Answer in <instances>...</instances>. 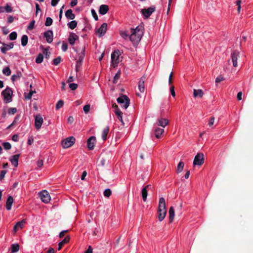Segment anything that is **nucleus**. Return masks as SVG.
I'll list each match as a JSON object with an SVG mask.
<instances>
[{
  "instance_id": "obj_1",
  "label": "nucleus",
  "mask_w": 253,
  "mask_h": 253,
  "mask_svg": "<svg viewBox=\"0 0 253 253\" xmlns=\"http://www.w3.org/2000/svg\"><path fill=\"white\" fill-rule=\"evenodd\" d=\"M158 213L159 220L162 221L165 218L167 213L166 202L165 199L163 197L159 199Z\"/></svg>"
},
{
  "instance_id": "obj_2",
  "label": "nucleus",
  "mask_w": 253,
  "mask_h": 253,
  "mask_svg": "<svg viewBox=\"0 0 253 253\" xmlns=\"http://www.w3.org/2000/svg\"><path fill=\"white\" fill-rule=\"evenodd\" d=\"M12 94L13 91L11 88L9 87H7L1 92V95L3 96L4 99L6 101V102H10L12 101Z\"/></svg>"
},
{
  "instance_id": "obj_3",
  "label": "nucleus",
  "mask_w": 253,
  "mask_h": 253,
  "mask_svg": "<svg viewBox=\"0 0 253 253\" xmlns=\"http://www.w3.org/2000/svg\"><path fill=\"white\" fill-rule=\"evenodd\" d=\"M76 139L73 136L69 137L62 141V145L64 148H68L74 145Z\"/></svg>"
},
{
  "instance_id": "obj_4",
  "label": "nucleus",
  "mask_w": 253,
  "mask_h": 253,
  "mask_svg": "<svg viewBox=\"0 0 253 253\" xmlns=\"http://www.w3.org/2000/svg\"><path fill=\"white\" fill-rule=\"evenodd\" d=\"M117 101L119 104H124L123 106L125 109H126L129 105L130 99L126 95L122 94L117 98Z\"/></svg>"
},
{
  "instance_id": "obj_5",
  "label": "nucleus",
  "mask_w": 253,
  "mask_h": 253,
  "mask_svg": "<svg viewBox=\"0 0 253 253\" xmlns=\"http://www.w3.org/2000/svg\"><path fill=\"white\" fill-rule=\"evenodd\" d=\"M120 51L119 50H115L111 54V65L114 67L117 66L119 62Z\"/></svg>"
},
{
  "instance_id": "obj_6",
  "label": "nucleus",
  "mask_w": 253,
  "mask_h": 253,
  "mask_svg": "<svg viewBox=\"0 0 253 253\" xmlns=\"http://www.w3.org/2000/svg\"><path fill=\"white\" fill-rule=\"evenodd\" d=\"M155 6H152L148 8H144L141 10V13L146 18H148L155 11Z\"/></svg>"
},
{
  "instance_id": "obj_7",
  "label": "nucleus",
  "mask_w": 253,
  "mask_h": 253,
  "mask_svg": "<svg viewBox=\"0 0 253 253\" xmlns=\"http://www.w3.org/2000/svg\"><path fill=\"white\" fill-rule=\"evenodd\" d=\"M204 162V154L203 153H198L194 158L193 164L194 166H201Z\"/></svg>"
},
{
  "instance_id": "obj_8",
  "label": "nucleus",
  "mask_w": 253,
  "mask_h": 253,
  "mask_svg": "<svg viewBox=\"0 0 253 253\" xmlns=\"http://www.w3.org/2000/svg\"><path fill=\"white\" fill-rule=\"evenodd\" d=\"M39 195L41 199L43 202L47 203L50 201V196L47 191L43 190L40 192Z\"/></svg>"
},
{
  "instance_id": "obj_9",
  "label": "nucleus",
  "mask_w": 253,
  "mask_h": 253,
  "mask_svg": "<svg viewBox=\"0 0 253 253\" xmlns=\"http://www.w3.org/2000/svg\"><path fill=\"white\" fill-rule=\"evenodd\" d=\"M131 34L129 36L130 41L133 43V44H137L140 41L142 36L140 35L137 34L136 33L131 31Z\"/></svg>"
},
{
  "instance_id": "obj_10",
  "label": "nucleus",
  "mask_w": 253,
  "mask_h": 253,
  "mask_svg": "<svg viewBox=\"0 0 253 253\" xmlns=\"http://www.w3.org/2000/svg\"><path fill=\"white\" fill-rule=\"evenodd\" d=\"M43 123V119L40 114H37L35 116V126L37 129H39Z\"/></svg>"
},
{
  "instance_id": "obj_11",
  "label": "nucleus",
  "mask_w": 253,
  "mask_h": 253,
  "mask_svg": "<svg viewBox=\"0 0 253 253\" xmlns=\"http://www.w3.org/2000/svg\"><path fill=\"white\" fill-rule=\"evenodd\" d=\"M240 55V52L237 50H234L231 54V58L234 67H236L238 66L237 60Z\"/></svg>"
},
{
  "instance_id": "obj_12",
  "label": "nucleus",
  "mask_w": 253,
  "mask_h": 253,
  "mask_svg": "<svg viewBox=\"0 0 253 253\" xmlns=\"http://www.w3.org/2000/svg\"><path fill=\"white\" fill-rule=\"evenodd\" d=\"M146 80V77L145 76H143L139 80L138 84V87L139 91L141 93H143L145 91V82Z\"/></svg>"
},
{
  "instance_id": "obj_13",
  "label": "nucleus",
  "mask_w": 253,
  "mask_h": 253,
  "mask_svg": "<svg viewBox=\"0 0 253 253\" xmlns=\"http://www.w3.org/2000/svg\"><path fill=\"white\" fill-rule=\"evenodd\" d=\"M85 46L84 45L82 47V51L81 53H79L78 55V59L77 61L76 65H77L78 66H81L83 62V60L84 57V52H85Z\"/></svg>"
},
{
  "instance_id": "obj_14",
  "label": "nucleus",
  "mask_w": 253,
  "mask_h": 253,
  "mask_svg": "<svg viewBox=\"0 0 253 253\" xmlns=\"http://www.w3.org/2000/svg\"><path fill=\"white\" fill-rule=\"evenodd\" d=\"M107 29V24L106 23H103L100 27L97 29L96 32V33L99 34V37H101L106 33Z\"/></svg>"
},
{
  "instance_id": "obj_15",
  "label": "nucleus",
  "mask_w": 253,
  "mask_h": 253,
  "mask_svg": "<svg viewBox=\"0 0 253 253\" xmlns=\"http://www.w3.org/2000/svg\"><path fill=\"white\" fill-rule=\"evenodd\" d=\"M96 142V138L95 136H91L87 141V148L89 150H93L94 147V144Z\"/></svg>"
},
{
  "instance_id": "obj_16",
  "label": "nucleus",
  "mask_w": 253,
  "mask_h": 253,
  "mask_svg": "<svg viewBox=\"0 0 253 253\" xmlns=\"http://www.w3.org/2000/svg\"><path fill=\"white\" fill-rule=\"evenodd\" d=\"M53 32L51 30H48L44 33V37L46 38V42L48 43H51L53 41Z\"/></svg>"
},
{
  "instance_id": "obj_17",
  "label": "nucleus",
  "mask_w": 253,
  "mask_h": 253,
  "mask_svg": "<svg viewBox=\"0 0 253 253\" xmlns=\"http://www.w3.org/2000/svg\"><path fill=\"white\" fill-rule=\"evenodd\" d=\"M79 39V37L74 33L70 34L68 38V42L72 45H74L75 42Z\"/></svg>"
},
{
  "instance_id": "obj_18",
  "label": "nucleus",
  "mask_w": 253,
  "mask_h": 253,
  "mask_svg": "<svg viewBox=\"0 0 253 253\" xmlns=\"http://www.w3.org/2000/svg\"><path fill=\"white\" fill-rule=\"evenodd\" d=\"M26 221L25 219H23L21 221L17 222L13 227V231L14 233H15L19 229H22Z\"/></svg>"
},
{
  "instance_id": "obj_19",
  "label": "nucleus",
  "mask_w": 253,
  "mask_h": 253,
  "mask_svg": "<svg viewBox=\"0 0 253 253\" xmlns=\"http://www.w3.org/2000/svg\"><path fill=\"white\" fill-rule=\"evenodd\" d=\"M3 46L0 47V50L2 53L4 54L8 50L12 49L14 46L13 42H10L9 44L3 43Z\"/></svg>"
},
{
  "instance_id": "obj_20",
  "label": "nucleus",
  "mask_w": 253,
  "mask_h": 253,
  "mask_svg": "<svg viewBox=\"0 0 253 253\" xmlns=\"http://www.w3.org/2000/svg\"><path fill=\"white\" fill-rule=\"evenodd\" d=\"M109 10V7L107 5L102 4L100 6L99 12L101 15H104L107 13Z\"/></svg>"
},
{
  "instance_id": "obj_21",
  "label": "nucleus",
  "mask_w": 253,
  "mask_h": 253,
  "mask_svg": "<svg viewBox=\"0 0 253 253\" xmlns=\"http://www.w3.org/2000/svg\"><path fill=\"white\" fill-rule=\"evenodd\" d=\"M19 156V154H16L13 155L10 159V161L11 162V164L15 167H17L18 165V160Z\"/></svg>"
},
{
  "instance_id": "obj_22",
  "label": "nucleus",
  "mask_w": 253,
  "mask_h": 253,
  "mask_svg": "<svg viewBox=\"0 0 253 253\" xmlns=\"http://www.w3.org/2000/svg\"><path fill=\"white\" fill-rule=\"evenodd\" d=\"M150 185H147L146 186H145L142 189L141 191V194L142 196V199L144 202H145L147 199V190L150 187Z\"/></svg>"
},
{
  "instance_id": "obj_23",
  "label": "nucleus",
  "mask_w": 253,
  "mask_h": 253,
  "mask_svg": "<svg viewBox=\"0 0 253 253\" xmlns=\"http://www.w3.org/2000/svg\"><path fill=\"white\" fill-rule=\"evenodd\" d=\"M169 124V121L164 118H161L158 120V126L165 127Z\"/></svg>"
},
{
  "instance_id": "obj_24",
  "label": "nucleus",
  "mask_w": 253,
  "mask_h": 253,
  "mask_svg": "<svg viewBox=\"0 0 253 253\" xmlns=\"http://www.w3.org/2000/svg\"><path fill=\"white\" fill-rule=\"evenodd\" d=\"M13 202V199L12 196H9L6 200V209L9 211L11 209V206Z\"/></svg>"
},
{
  "instance_id": "obj_25",
  "label": "nucleus",
  "mask_w": 253,
  "mask_h": 253,
  "mask_svg": "<svg viewBox=\"0 0 253 253\" xmlns=\"http://www.w3.org/2000/svg\"><path fill=\"white\" fill-rule=\"evenodd\" d=\"M164 132V129L159 127H156L154 130L155 136L157 138H160L161 135Z\"/></svg>"
},
{
  "instance_id": "obj_26",
  "label": "nucleus",
  "mask_w": 253,
  "mask_h": 253,
  "mask_svg": "<svg viewBox=\"0 0 253 253\" xmlns=\"http://www.w3.org/2000/svg\"><path fill=\"white\" fill-rule=\"evenodd\" d=\"M65 16L67 19L73 20L75 18V15L73 13L72 9H68L65 12Z\"/></svg>"
},
{
  "instance_id": "obj_27",
  "label": "nucleus",
  "mask_w": 253,
  "mask_h": 253,
  "mask_svg": "<svg viewBox=\"0 0 253 253\" xmlns=\"http://www.w3.org/2000/svg\"><path fill=\"white\" fill-rule=\"evenodd\" d=\"M169 222L171 223L173 221L174 217V208L173 207H171L169 208Z\"/></svg>"
},
{
  "instance_id": "obj_28",
  "label": "nucleus",
  "mask_w": 253,
  "mask_h": 253,
  "mask_svg": "<svg viewBox=\"0 0 253 253\" xmlns=\"http://www.w3.org/2000/svg\"><path fill=\"white\" fill-rule=\"evenodd\" d=\"M109 131V126H106L103 129V130L102 131V135H101V137H102V139L104 141H105L107 139V135H108Z\"/></svg>"
},
{
  "instance_id": "obj_29",
  "label": "nucleus",
  "mask_w": 253,
  "mask_h": 253,
  "mask_svg": "<svg viewBox=\"0 0 253 253\" xmlns=\"http://www.w3.org/2000/svg\"><path fill=\"white\" fill-rule=\"evenodd\" d=\"M131 31L142 37L143 34V28L142 26H137L135 29H131Z\"/></svg>"
},
{
  "instance_id": "obj_30",
  "label": "nucleus",
  "mask_w": 253,
  "mask_h": 253,
  "mask_svg": "<svg viewBox=\"0 0 253 253\" xmlns=\"http://www.w3.org/2000/svg\"><path fill=\"white\" fill-rule=\"evenodd\" d=\"M69 240L70 237L68 236L66 237L61 242L59 243L58 250H60L63 245L66 243H68L69 242Z\"/></svg>"
},
{
  "instance_id": "obj_31",
  "label": "nucleus",
  "mask_w": 253,
  "mask_h": 253,
  "mask_svg": "<svg viewBox=\"0 0 253 253\" xmlns=\"http://www.w3.org/2000/svg\"><path fill=\"white\" fill-rule=\"evenodd\" d=\"M204 95V93L202 89H195L193 90V95L195 97H202Z\"/></svg>"
},
{
  "instance_id": "obj_32",
  "label": "nucleus",
  "mask_w": 253,
  "mask_h": 253,
  "mask_svg": "<svg viewBox=\"0 0 253 253\" xmlns=\"http://www.w3.org/2000/svg\"><path fill=\"white\" fill-rule=\"evenodd\" d=\"M28 41V37L27 35H23L21 38V44L23 46H25L27 44Z\"/></svg>"
},
{
  "instance_id": "obj_33",
  "label": "nucleus",
  "mask_w": 253,
  "mask_h": 253,
  "mask_svg": "<svg viewBox=\"0 0 253 253\" xmlns=\"http://www.w3.org/2000/svg\"><path fill=\"white\" fill-rule=\"evenodd\" d=\"M11 253H15L19 250V245L17 244H12L11 246Z\"/></svg>"
},
{
  "instance_id": "obj_34",
  "label": "nucleus",
  "mask_w": 253,
  "mask_h": 253,
  "mask_svg": "<svg viewBox=\"0 0 253 253\" xmlns=\"http://www.w3.org/2000/svg\"><path fill=\"white\" fill-rule=\"evenodd\" d=\"M19 118H20V116H16L15 117V118H14V120H13V122H12V123L10 125H9V126L7 127L6 129H10L11 127H12L13 126H15V125L16 124L17 122L19 121Z\"/></svg>"
},
{
  "instance_id": "obj_35",
  "label": "nucleus",
  "mask_w": 253,
  "mask_h": 253,
  "mask_svg": "<svg viewBox=\"0 0 253 253\" xmlns=\"http://www.w3.org/2000/svg\"><path fill=\"white\" fill-rule=\"evenodd\" d=\"M184 164L183 162H180L177 167V172L179 173L183 170Z\"/></svg>"
},
{
  "instance_id": "obj_36",
  "label": "nucleus",
  "mask_w": 253,
  "mask_h": 253,
  "mask_svg": "<svg viewBox=\"0 0 253 253\" xmlns=\"http://www.w3.org/2000/svg\"><path fill=\"white\" fill-rule=\"evenodd\" d=\"M43 60V55L42 53H40L36 59V62L38 64L41 63Z\"/></svg>"
},
{
  "instance_id": "obj_37",
  "label": "nucleus",
  "mask_w": 253,
  "mask_h": 253,
  "mask_svg": "<svg viewBox=\"0 0 253 253\" xmlns=\"http://www.w3.org/2000/svg\"><path fill=\"white\" fill-rule=\"evenodd\" d=\"M68 26L71 29H74L77 26V22L76 21L73 20L68 24Z\"/></svg>"
},
{
  "instance_id": "obj_38",
  "label": "nucleus",
  "mask_w": 253,
  "mask_h": 253,
  "mask_svg": "<svg viewBox=\"0 0 253 253\" xmlns=\"http://www.w3.org/2000/svg\"><path fill=\"white\" fill-rule=\"evenodd\" d=\"M21 76V73H18L16 74L13 75L11 77V79L13 82H14L16 80H17V79H20Z\"/></svg>"
},
{
  "instance_id": "obj_39",
  "label": "nucleus",
  "mask_w": 253,
  "mask_h": 253,
  "mask_svg": "<svg viewBox=\"0 0 253 253\" xmlns=\"http://www.w3.org/2000/svg\"><path fill=\"white\" fill-rule=\"evenodd\" d=\"M121 76V72L120 71H119L115 75V76L114 77L113 79V83L116 84L117 83L118 80L120 78Z\"/></svg>"
},
{
  "instance_id": "obj_40",
  "label": "nucleus",
  "mask_w": 253,
  "mask_h": 253,
  "mask_svg": "<svg viewBox=\"0 0 253 253\" xmlns=\"http://www.w3.org/2000/svg\"><path fill=\"white\" fill-rule=\"evenodd\" d=\"M61 61V58L60 56H58L57 58H55L53 60V64L55 66L58 65Z\"/></svg>"
},
{
  "instance_id": "obj_41",
  "label": "nucleus",
  "mask_w": 253,
  "mask_h": 253,
  "mask_svg": "<svg viewBox=\"0 0 253 253\" xmlns=\"http://www.w3.org/2000/svg\"><path fill=\"white\" fill-rule=\"evenodd\" d=\"M2 73L6 75V76H9L11 74V71L9 67H5L2 70Z\"/></svg>"
},
{
  "instance_id": "obj_42",
  "label": "nucleus",
  "mask_w": 253,
  "mask_h": 253,
  "mask_svg": "<svg viewBox=\"0 0 253 253\" xmlns=\"http://www.w3.org/2000/svg\"><path fill=\"white\" fill-rule=\"evenodd\" d=\"M17 33L15 32H12L11 33L9 36V39L10 40L13 41L16 39L17 38Z\"/></svg>"
},
{
  "instance_id": "obj_43",
  "label": "nucleus",
  "mask_w": 253,
  "mask_h": 253,
  "mask_svg": "<svg viewBox=\"0 0 253 253\" xmlns=\"http://www.w3.org/2000/svg\"><path fill=\"white\" fill-rule=\"evenodd\" d=\"M35 93H36L35 90H34V91L31 90L28 94H27V95L25 94V99H28V100L31 99L33 94Z\"/></svg>"
},
{
  "instance_id": "obj_44",
  "label": "nucleus",
  "mask_w": 253,
  "mask_h": 253,
  "mask_svg": "<svg viewBox=\"0 0 253 253\" xmlns=\"http://www.w3.org/2000/svg\"><path fill=\"white\" fill-rule=\"evenodd\" d=\"M64 102L62 100H60L57 102V103L56 104V109L57 110H58L60 109L62 106H63Z\"/></svg>"
},
{
  "instance_id": "obj_45",
  "label": "nucleus",
  "mask_w": 253,
  "mask_h": 253,
  "mask_svg": "<svg viewBox=\"0 0 253 253\" xmlns=\"http://www.w3.org/2000/svg\"><path fill=\"white\" fill-rule=\"evenodd\" d=\"M112 192L110 189H106L104 191V196L106 197H109L111 195Z\"/></svg>"
},
{
  "instance_id": "obj_46",
  "label": "nucleus",
  "mask_w": 253,
  "mask_h": 253,
  "mask_svg": "<svg viewBox=\"0 0 253 253\" xmlns=\"http://www.w3.org/2000/svg\"><path fill=\"white\" fill-rule=\"evenodd\" d=\"M52 22V19L50 17H47L46 19L45 25L46 26H50V25H51Z\"/></svg>"
},
{
  "instance_id": "obj_47",
  "label": "nucleus",
  "mask_w": 253,
  "mask_h": 253,
  "mask_svg": "<svg viewBox=\"0 0 253 253\" xmlns=\"http://www.w3.org/2000/svg\"><path fill=\"white\" fill-rule=\"evenodd\" d=\"M236 5L237 6V11L238 13H240L241 8V3H242V0H237L236 2Z\"/></svg>"
},
{
  "instance_id": "obj_48",
  "label": "nucleus",
  "mask_w": 253,
  "mask_h": 253,
  "mask_svg": "<svg viewBox=\"0 0 253 253\" xmlns=\"http://www.w3.org/2000/svg\"><path fill=\"white\" fill-rule=\"evenodd\" d=\"M2 145L4 148V149L6 150H8L11 149V144L9 142H4L2 144Z\"/></svg>"
},
{
  "instance_id": "obj_49",
  "label": "nucleus",
  "mask_w": 253,
  "mask_h": 253,
  "mask_svg": "<svg viewBox=\"0 0 253 253\" xmlns=\"http://www.w3.org/2000/svg\"><path fill=\"white\" fill-rule=\"evenodd\" d=\"M120 35L124 39H126L128 37V34L126 31H121Z\"/></svg>"
},
{
  "instance_id": "obj_50",
  "label": "nucleus",
  "mask_w": 253,
  "mask_h": 253,
  "mask_svg": "<svg viewBox=\"0 0 253 253\" xmlns=\"http://www.w3.org/2000/svg\"><path fill=\"white\" fill-rule=\"evenodd\" d=\"M17 112V109L16 108H10L8 110V113L9 114H14Z\"/></svg>"
},
{
  "instance_id": "obj_51",
  "label": "nucleus",
  "mask_w": 253,
  "mask_h": 253,
  "mask_svg": "<svg viewBox=\"0 0 253 253\" xmlns=\"http://www.w3.org/2000/svg\"><path fill=\"white\" fill-rule=\"evenodd\" d=\"M90 106L89 104H87V105H85V106H84L83 109L85 114H87L88 113V112L89 111V110H90Z\"/></svg>"
},
{
  "instance_id": "obj_52",
  "label": "nucleus",
  "mask_w": 253,
  "mask_h": 253,
  "mask_svg": "<svg viewBox=\"0 0 253 253\" xmlns=\"http://www.w3.org/2000/svg\"><path fill=\"white\" fill-rule=\"evenodd\" d=\"M35 21L33 20L29 24V26H28V29L29 30H32L35 25Z\"/></svg>"
},
{
  "instance_id": "obj_53",
  "label": "nucleus",
  "mask_w": 253,
  "mask_h": 253,
  "mask_svg": "<svg viewBox=\"0 0 253 253\" xmlns=\"http://www.w3.org/2000/svg\"><path fill=\"white\" fill-rule=\"evenodd\" d=\"M69 87L72 90H74L78 87V84L75 83H71L69 84Z\"/></svg>"
},
{
  "instance_id": "obj_54",
  "label": "nucleus",
  "mask_w": 253,
  "mask_h": 253,
  "mask_svg": "<svg viewBox=\"0 0 253 253\" xmlns=\"http://www.w3.org/2000/svg\"><path fill=\"white\" fill-rule=\"evenodd\" d=\"M215 118L214 117L212 116L210 118V121L209 122V126H212L214 124Z\"/></svg>"
},
{
  "instance_id": "obj_55",
  "label": "nucleus",
  "mask_w": 253,
  "mask_h": 253,
  "mask_svg": "<svg viewBox=\"0 0 253 253\" xmlns=\"http://www.w3.org/2000/svg\"><path fill=\"white\" fill-rule=\"evenodd\" d=\"M43 54L45 55V57L46 59H48L49 58L50 55V52L47 51V49L46 48H45L43 51Z\"/></svg>"
},
{
  "instance_id": "obj_56",
  "label": "nucleus",
  "mask_w": 253,
  "mask_h": 253,
  "mask_svg": "<svg viewBox=\"0 0 253 253\" xmlns=\"http://www.w3.org/2000/svg\"><path fill=\"white\" fill-rule=\"evenodd\" d=\"M4 9H5V11L7 12H11L12 10L11 7L8 4H7L5 7H4Z\"/></svg>"
},
{
  "instance_id": "obj_57",
  "label": "nucleus",
  "mask_w": 253,
  "mask_h": 253,
  "mask_svg": "<svg viewBox=\"0 0 253 253\" xmlns=\"http://www.w3.org/2000/svg\"><path fill=\"white\" fill-rule=\"evenodd\" d=\"M91 12L92 15L94 19L96 21L98 20V16H97L95 10L92 9H91Z\"/></svg>"
},
{
  "instance_id": "obj_58",
  "label": "nucleus",
  "mask_w": 253,
  "mask_h": 253,
  "mask_svg": "<svg viewBox=\"0 0 253 253\" xmlns=\"http://www.w3.org/2000/svg\"><path fill=\"white\" fill-rule=\"evenodd\" d=\"M224 79L222 76H218L216 79H215V83H220L221 81H223Z\"/></svg>"
},
{
  "instance_id": "obj_59",
  "label": "nucleus",
  "mask_w": 253,
  "mask_h": 253,
  "mask_svg": "<svg viewBox=\"0 0 253 253\" xmlns=\"http://www.w3.org/2000/svg\"><path fill=\"white\" fill-rule=\"evenodd\" d=\"M6 173V171L4 170H1L0 171V180H1L2 179H3V178L5 176V175Z\"/></svg>"
},
{
  "instance_id": "obj_60",
  "label": "nucleus",
  "mask_w": 253,
  "mask_h": 253,
  "mask_svg": "<svg viewBox=\"0 0 253 253\" xmlns=\"http://www.w3.org/2000/svg\"><path fill=\"white\" fill-rule=\"evenodd\" d=\"M170 91L171 95L173 97H174L175 96V93L174 91V86L173 85H171V86L170 87Z\"/></svg>"
},
{
  "instance_id": "obj_61",
  "label": "nucleus",
  "mask_w": 253,
  "mask_h": 253,
  "mask_svg": "<svg viewBox=\"0 0 253 253\" xmlns=\"http://www.w3.org/2000/svg\"><path fill=\"white\" fill-rule=\"evenodd\" d=\"M68 44L67 43H63L62 45V49L63 51H66L68 49Z\"/></svg>"
},
{
  "instance_id": "obj_62",
  "label": "nucleus",
  "mask_w": 253,
  "mask_h": 253,
  "mask_svg": "<svg viewBox=\"0 0 253 253\" xmlns=\"http://www.w3.org/2000/svg\"><path fill=\"white\" fill-rule=\"evenodd\" d=\"M114 112L117 117L120 115H123V113L121 111V110L119 109L115 110Z\"/></svg>"
},
{
  "instance_id": "obj_63",
  "label": "nucleus",
  "mask_w": 253,
  "mask_h": 253,
  "mask_svg": "<svg viewBox=\"0 0 253 253\" xmlns=\"http://www.w3.org/2000/svg\"><path fill=\"white\" fill-rule=\"evenodd\" d=\"M172 77H173V73L171 72L169 75V84L171 85L172 83Z\"/></svg>"
},
{
  "instance_id": "obj_64",
  "label": "nucleus",
  "mask_w": 253,
  "mask_h": 253,
  "mask_svg": "<svg viewBox=\"0 0 253 253\" xmlns=\"http://www.w3.org/2000/svg\"><path fill=\"white\" fill-rule=\"evenodd\" d=\"M37 164L39 168H41L43 166V160H39L37 161Z\"/></svg>"
}]
</instances>
